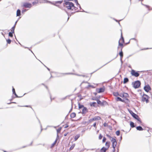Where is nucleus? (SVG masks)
I'll use <instances>...</instances> for the list:
<instances>
[{"instance_id":"4468645a","label":"nucleus","mask_w":152,"mask_h":152,"mask_svg":"<svg viewBox=\"0 0 152 152\" xmlns=\"http://www.w3.org/2000/svg\"><path fill=\"white\" fill-rule=\"evenodd\" d=\"M136 129L137 130L139 131H142L143 130V129L141 126H139L136 127Z\"/></svg>"},{"instance_id":"864d4df0","label":"nucleus","mask_w":152,"mask_h":152,"mask_svg":"<svg viewBox=\"0 0 152 152\" xmlns=\"http://www.w3.org/2000/svg\"><path fill=\"white\" fill-rule=\"evenodd\" d=\"M16 96V97H20L18 96L17 94H16V93L14 94Z\"/></svg>"},{"instance_id":"e433bc0d","label":"nucleus","mask_w":152,"mask_h":152,"mask_svg":"<svg viewBox=\"0 0 152 152\" xmlns=\"http://www.w3.org/2000/svg\"><path fill=\"white\" fill-rule=\"evenodd\" d=\"M7 42L8 44H10L11 43V40L10 39H8L7 40Z\"/></svg>"},{"instance_id":"603ef678","label":"nucleus","mask_w":152,"mask_h":152,"mask_svg":"<svg viewBox=\"0 0 152 152\" xmlns=\"http://www.w3.org/2000/svg\"><path fill=\"white\" fill-rule=\"evenodd\" d=\"M16 96V97H20L18 96L17 94H16V93L14 94Z\"/></svg>"},{"instance_id":"2eb2a0df","label":"nucleus","mask_w":152,"mask_h":152,"mask_svg":"<svg viewBox=\"0 0 152 152\" xmlns=\"http://www.w3.org/2000/svg\"><path fill=\"white\" fill-rule=\"evenodd\" d=\"M117 144V142L115 143H113V144H112V147L113 148V150H114V151H115V148L116 147Z\"/></svg>"},{"instance_id":"f704fd0d","label":"nucleus","mask_w":152,"mask_h":152,"mask_svg":"<svg viewBox=\"0 0 152 152\" xmlns=\"http://www.w3.org/2000/svg\"><path fill=\"white\" fill-rule=\"evenodd\" d=\"M56 142H57V140H56L52 144V145L51 146V147H53L56 144Z\"/></svg>"},{"instance_id":"69168bd1","label":"nucleus","mask_w":152,"mask_h":152,"mask_svg":"<svg viewBox=\"0 0 152 152\" xmlns=\"http://www.w3.org/2000/svg\"><path fill=\"white\" fill-rule=\"evenodd\" d=\"M122 139V136H121V138H120V141Z\"/></svg>"},{"instance_id":"3c124183","label":"nucleus","mask_w":152,"mask_h":152,"mask_svg":"<svg viewBox=\"0 0 152 152\" xmlns=\"http://www.w3.org/2000/svg\"><path fill=\"white\" fill-rule=\"evenodd\" d=\"M96 123H95L93 125L94 127L96 128Z\"/></svg>"},{"instance_id":"5701e85b","label":"nucleus","mask_w":152,"mask_h":152,"mask_svg":"<svg viewBox=\"0 0 152 152\" xmlns=\"http://www.w3.org/2000/svg\"><path fill=\"white\" fill-rule=\"evenodd\" d=\"M80 136L78 134V135H76L75 137H74V140H75V141H76V140H77V139L79 138Z\"/></svg>"},{"instance_id":"0e129e2a","label":"nucleus","mask_w":152,"mask_h":152,"mask_svg":"<svg viewBox=\"0 0 152 152\" xmlns=\"http://www.w3.org/2000/svg\"><path fill=\"white\" fill-rule=\"evenodd\" d=\"M132 115V112H133L132 111H130L129 112Z\"/></svg>"},{"instance_id":"b1692460","label":"nucleus","mask_w":152,"mask_h":152,"mask_svg":"<svg viewBox=\"0 0 152 152\" xmlns=\"http://www.w3.org/2000/svg\"><path fill=\"white\" fill-rule=\"evenodd\" d=\"M94 120H98L101 119V118L99 116H96L94 117Z\"/></svg>"},{"instance_id":"c85d7f7f","label":"nucleus","mask_w":152,"mask_h":152,"mask_svg":"<svg viewBox=\"0 0 152 152\" xmlns=\"http://www.w3.org/2000/svg\"><path fill=\"white\" fill-rule=\"evenodd\" d=\"M15 26H14L13 27H12L11 30V31L12 32V33H14V30L15 28Z\"/></svg>"},{"instance_id":"c03bdc74","label":"nucleus","mask_w":152,"mask_h":152,"mask_svg":"<svg viewBox=\"0 0 152 152\" xmlns=\"http://www.w3.org/2000/svg\"><path fill=\"white\" fill-rule=\"evenodd\" d=\"M75 2L76 3V4L77 5L80 6L79 4H78V3L77 2V0H75ZM80 8H81V7L80 6Z\"/></svg>"},{"instance_id":"20e7f679","label":"nucleus","mask_w":152,"mask_h":152,"mask_svg":"<svg viewBox=\"0 0 152 152\" xmlns=\"http://www.w3.org/2000/svg\"><path fill=\"white\" fill-rule=\"evenodd\" d=\"M138 72H136L135 70L132 69L131 71V74L132 76L137 77L140 75V74L138 73Z\"/></svg>"},{"instance_id":"7c9ffc66","label":"nucleus","mask_w":152,"mask_h":152,"mask_svg":"<svg viewBox=\"0 0 152 152\" xmlns=\"http://www.w3.org/2000/svg\"><path fill=\"white\" fill-rule=\"evenodd\" d=\"M96 104V102H94L92 103L91 104V106H93L94 107H95V106Z\"/></svg>"},{"instance_id":"ea45409f","label":"nucleus","mask_w":152,"mask_h":152,"mask_svg":"<svg viewBox=\"0 0 152 152\" xmlns=\"http://www.w3.org/2000/svg\"><path fill=\"white\" fill-rule=\"evenodd\" d=\"M38 3V0H37L36 1H34V2H33L32 4H33V5H34Z\"/></svg>"},{"instance_id":"72a5a7b5","label":"nucleus","mask_w":152,"mask_h":152,"mask_svg":"<svg viewBox=\"0 0 152 152\" xmlns=\"http://www.w3.org/2000/svg\"><path fill=\"white\" fill-rule=\"evenodd\" d=\"M78 106H79V109L82 108L83 107V105L80 104V103L78 104Z\"/></svg>"},{"instance_id":"473e14b6","label":"nucleus","mask_w":152,"mask_h":152,"mask_svg":"<svg viewBox=\"0 0 152 152\" xmlns=\"http://www.w3.org/2000/svg\"><path fill=\"white\" fill-rule=\"evenodd\" d=\"M113 94L115 96H117L119 95V94L118 92H114L113 93Z\"/></svg>"},{"instance_id":"39448f33","label":"nucleus","mask_w":152,"mask_h":152,"mask_svg":"<svg viewBox=\"0 0 152 152\" xmlns=\"http://www.w3.org/2000/svg\"><path fill=\"white\" fill-rule=\"evenodd\" d=\"M144 89L145 91L148 92L151 90V88L149 85H147L144 87Z\"/></svg>"},{"instance_id":"393cba45","label":"nucleus","mask_w":152,"mask_h":152,"mask_svg":"<svg viewBox=\"0 0 152 152\" xmlns=\"http://www.w3.org/2000/svg\"><path fill=\"white\" fill-rule=\"evenodd\" d=\"M75 144H73V145L70 147L69 148V150L71 151L72 150L74 147H75Z\"/></svg>"},{"instance_id":"7ed1b4c3","label":"nucleus","mask_w":152,"mask_h":152,"mask_svg":"<svg viewBox=\"0 0 152 152\" xmlns=\"http://www.w3.org/2000/svg\"><path fill=\"white\" fill-rule=\"evenodd\" d=\"M148 96L146 94H143L142 97V102L145 101L146 103H148L149 102Z\"/></svg>"},{"instance_id":"f8f14e48","label":"nucleus","mask_w":152,"mask_h":152,"mask_svg":"<svg viewBox=\"0 0 152 152\" xmlns=\"http://www.w3.org/2000/svg\"><path fill=\"white\" fill-rule=\"evenodd\" d=\"M99 90L98 91V93H101L104 92V88H101L98 89Z\"/></svg>"},{"instance_id":"ddd939ff","label":"nucleus","mask_w":152,"mask_h":152,"mask_svg":"<svg viewBox=\"0 0 152 152\" xmlns=\"http://www.w3.org/2000/svg\"><path fill=\"white\" fill-rule=\"evenodd\" d=\"M107 149V148L103 147L101 149L100 151L101 152H105Z\"/></svg>"},{"instance_id":"6e6552de","label":"nucleus","mask_w":152,"mask_h":152,"mask_svg":"<svg viewBox=\"0 0 152 152\" xmlns=\"http://www.w3.org/2000/svg\"><path fill=\"white\" fill-rule=\"evenodd\" d=\"M122 48L121 49V51L119 53V55L120 56V61H121V64H122L123 63V61H122V59L123 57V53L122 51Z\"/></svg>"},{"instance_id":"f3484780","label":"nucleus","mask_w":152,"mask_h":152,"mask_svg":"<svg viewBox=\"0 0 152 152\" xmlns=\"http://www.w3.org/2000/svg\"><path fill=\"white\" fill-rule=\"evenodd\" d=\"M129 81V79L127 77L125 78L124 80V83L125 84Z\"/></svg>"},{"instance_id":"bf43d9fd","label":"nucleus","mask_w":152,"mask_h":152,"mask_svg":"<svg viewBox=\"0 0 152 152\" xmlns=\"http://www.w3.org/2000/svg\"><path fill=\"white\" fill-rule=\"evenodd\" d=\"M18 21V20H17V21H16V22H15V24L14 25V26H15V27Z\"/></svg>"},{"instance_id":"13d9d810","label":"nucleus","mask_w":152,"mask_h":152,"mask_svg":"<svg viewBox=\"0 0 152 152\" xmlns=\"http://www.w3.org/2000/svg\"><path fill=\"white\" fill-rule=\"evenodd\" d=\"M61 129H58L57 130V132H58L60 131Z\"/></svg>"},{"instance_id":"f257e3e1","label":"nucleus","mask_w":152,"mask_h":152,"mask_svg":"<svg viewBox=\"0 0 152 152\" xmlns=\"http://www.w3.org/2000/svg\"><path fill=\"white\" fill-rule=\"evenodd\" d=\"M65 5L66 6V7L69 10H71L72 8L75 7L74 4L71 2H65L64 6H65Z\"/></svg>"},{"instance_id":"8fccbe9b","label":"nucleus","mask_w":152,"mask_h":152,"mask_svg":"<svg viewBox=\"0 0 152 152\" xmlns=\"http://www.w3.org/2000/svg\"><path fill=\"white\" fill-rule=\"evenodd\" d=\"M106 135L107 137H108L110 138V139L111 137L110 136L109 134H107Z\"/></svg>"},{"instance_id":"338daca9","label":"nucleus","mask_w":152,"mask_h":152,"mask_svg":"<svg viewBox=\"0 0 152 152\" xmlns=\"http://www.w3.org/2000/svg\"><path fill=\"white\" fill-rule=\"evenodd\" d=\"M91 120H92V121H95V120H94V118H92V119H91Z\"/></svg>"},{"instance_id":"6ab92c4d","label":"nucleus","mask_w":152,"mask_h":152,"mask_svg":"<svg viewBox=\"0 0 152 152\" xmlns=\"http://www.w3.org/2000/svg\"><path fill=\"white\" fill-rule=\"evenodd\" d=\"M116 100L117 101H120L121 102H124V100H122L121 98L118 97H117Z\"/></svg>"},{"instance_id":"a211bd4d","label":"nucleus","mask_w":152,"mask_h":152,"mask_svg":"<svg viewBox=\"0 0 152 152\" xmlns=\"http://www.w3.org/2000/svg\"><path fill=\"white\" fill-rule=\"evenodd\" d=\"M123 96H124V98H126L129 97V95L126 93H123Z\"/></svg>"},{"instance_id":"e2e57ef3","label":"nucleus","mask_w":152,"mask_h":152,"mask_svg":"<svg viewBox=\"0 0 152 152\" xmlns=\"http://www.w3.org/2000/svg\"><path fill=\"white\" fill-rule=\"evenodd\" d=\"M44 66L46 67V68H47V69L49 70V71H50V69L48 68V67H47L45 65H44Z\"/></svg>"},{"instance_id":"9b49d317","label":"nucleus","mask_w":152,"mask_h":152,"mask_svg":"<svg viewBox=\"0 0 152 152\" xmlns=\"http://www.w3.org/2000/svg\"><path fill=\"white\" fill-rule=\"evenodd\" d=\"M21 15V11L19 9H18L17 11L16 16H19Z\"/></svg>"},{"instance_id":"58836bf2","label":"nucleus","mask_w":152,"mask_h":152,"mask_svg":"<svg viewBox=\"0 0 152 152\" xmlns=\"http://www.w3.org/2000/svg\"><path fill=\"white\" fill-rule=\"evenodd\" d=\"M103 136H102V134H100L99 135V140H101L102 139V138Z\"/></svg>"},{"instance_id":"dca6fc26","label":"nucleus","mask_w":152,"mask_h":152,"mask_svg":"<svg viewBox=\"0 0 152 152\" xmlns=\"http://www.w3.org/2000/svg\"><path fill=\"white\" fill-rule=\"evenodd\" d=\"M110 142H107L105 143V146L106 147V148L108 149L110 145Z\"/></svg>"},{"instance_id":"cd10ccee","label":"nucleus","mask_w":152,"mask_h":152,"mask_svg":"<svg viewBox=\"0 0 152 152\" xmlns=\"http://www.w3.org/2000/svg\"><path fill=\"white\" fill-rule=\"evenodd\" d=\"M121 39H120V41H121V42L122 43H124V38L122 37V33H121Z\"/></svg>"},{"instance_id":"4c0bfd02","label":"nucleus","mask_w":152,"mask_h":152,"mask_svg":"<svg viewBox=\"0 0 152 152\" xmlns=\"http://www.w3.org/2000/svg\"><path fill=\"white\" fill-rule=\"evenodd\" d=\"M139 116L137 114H135L133 117L134 118L136 119L137 118H138Z\"/></svg>"},{"instance_id":"a878e982","label":"nucleus","mask_w":152,"mask_h":152,"mask_svg":"<svg viewBox=\"0 0 152 152\" xmlns=\"http://www.w3.org/2000/svg\"><path fill=\"white\" fill-rule=\"evenodd\" d=\"M136 119L138 121H139V123L140 124H141L142 121L140 120V118L139 117H138V118H137Z\"/></svg>"},{"instance_id":"a18cd8bd","label":"nucleus","mask_w":152,"mask_h":152,"mask_svg":"<svg viewBox=\"0 0 152 152\" xmlns=\"http://www.w3.org/2000/svg\"><path fill=\"white\" fill-rule=\"evenodd\" d=\"M111 142H112V144H113V143H115L116 142H117V141L115 139L114 140V141H111Z\"/></svg>"},{"instance_id":"6e6d98bb","label":"nucleus","mask_w":152,"mask_h":152,"mask_svg":"<svg viewBox=\"0 0 152 152\" xmlns=\"http://www.w3.org/2000/svg\"><path fill=\"white\" fill-rule=\"evenodd\" d=\"M135 114V113H134L133 112H132V114L131 115H132V116H133H133L135 114Z\"/></svg>"},{"instance_id":"37998d69","label":"nucleus","mask_w":152,"mask_h":152,"mask_svg":"<svg viewBox=\"0 0 152 152\" xmlns=\"http://www.w3.org/2000/svg\"><path fill=\"white\" fill-rule=\"evenodd\" d=\"M106 140V138L105 137H103V140H102L103 142H105Z\"/></svg>"},{"instance_id":"c756f323","label":"nucleus","mask_w":152,"mask_h":152,"mask_svg":"<svg viewBox=\"0 0 152 152\" xmlns=\"http://www.w3.org/2000/svg\"><path fill=\"white\" fill-rule=\"evenodd\" d=\"M13 33L12 32H10L9 33V36L11 37H13Z\"/></svg>"},{"instance_id":"5fc2aeb1","label":"nucleus","mask_w":152,"mask_h":152,"mask_svg":"<svg viewBox=\"0 0 152 152\" xmlns=\"http://www.w3.org/2000/svg\"><path fill=\"white\" fill-rule=\"evenodd\" d=\"M66 96L65 97H64V98H62L61 99L62 100H64V99H66Z\"/></svg>"},{"instance_id":"bb28decb","label":"nucleus","mask_w":152,"mask_h":152,"mask_svg":"<svg viewBox=\"0 0 152 152\" xmlns=\"http://www.w3.org/2000/svg\"><path fill=\"white\" fill-rule=\"evenodd\" d=\"M136 119L138 121H139V123L140 124H141L142 121L140 120V118L139 117H138V118H137Z\"/></svg>"},{"instance_id":"a19ab883","label":"nucleus","mask_w":152,"mask_h":152,"mask_svg":"<svg viewBox=\"0 0 152 152\" xmlns=\"http://www.w3.org/2000/svg\"><path fill=\"white\" fill-rule=\"evenodd\" d=\"M12 92H13V94H14L15 93V88H13V87H12Z\"/></svg>"},{"instance_id":"79ce46f5","label":"nucleus","mask_w":152,"mask_h":152,"mask_svg":"<svg viewBox=\"0 0 152 152\" xmlns=\"http://www.w3.org/2000/svg\"><path fill=\"white\" fill-rule=\"evenodd\" d=\"M119 43V46H122L123 45V44L122 43H120V40L118 42Z\"/></svg>"},{"instance_id":"c9c22d12","label":"nucleus","mask_w":152,"mask_h":152,"mask_svg":"<svg viewBox=\"0 0 152 152\" xmlns=\"http://www.w3.org/2000/svg\"><path fill=\"white\" fill-rule=\"evenodd\" d=\"M115 138H116L115 137H111L110 139L111 142L112 141H114V140H115L116 139Z\"/></svg>"},{"instance_id":"de8ad7c7","label":"nucleus","mask_w":152,"mask_h":152,"mask_svg":"<svg viewBox=\"0 0 152 152\" xmlns=\"http://www.w3.org/2000/svg\"><path fill=\"white\" fill-rule=\"evenodd\" d=\"M119 96L121 97L124 98V96H123V94H119Z\"/></svg>"},{"instance_id":"412c9836","label":"nucleus","mask_w":152,"mask_h":152,"mask_svg":"<svg viewBox=\"0 0 152 152\" xmlns=\"http://www.w3.org/2000/svg\"><path fill=\"white\" fill-rule=\"evenodd\" d=\"M87 109L86 107H84L82 110V113L83 114L87 112Z\"/></svg>"},{"instance_id":"0eeeda50","label":"nucleus","mask_w":152,"mask_h":152,"mask_svg":"<svg viewBox=\"0 0 152 152\" xmlns=\"http://www.w3.org/2000/svg\"><path fill=\"white\" fill-rule=\"evenodd\" d=\"M96 100L98 104H100L101 105H103L104 104H107V102L106 101H104L103 102H102L100 101L98 99H97Z\"/></svg>"},{"instance_id":"4be33fe9","label":"nucleus","mask_w":152,"mask_h":152,"mask_svg":"<svg viewBox=\"0 0 152 152\" xmlns=\"http://www.w3.org/2000/svg\"><path fill=\"white\" fill-rule=\"evenodd\" d=\"M130 125L131 127L132 128H133L135 127V126L134 125V123L132 122H130Z\"/></svg>"},{"instance_id":"aec40b11","label":"nucleus","mask_w":152,"mask_h":152,"mask_svg":"<svg viewBox=\"0 0 152 152\" xmlns=\"http://www.w3.org/2000/svg\"><path fill=\"white\" fill-rule=\"evenodd\" d=\"M76 114L74 113H72L70 114V117L71 118H73L75 117Z\"/></svg>"},{"instance_id":"423d86ee","label":"nucleus","mask_w":152,"mask_h":152,"mask_svg":"<svg viewBox=\"0 0 152 152\" xmlns=\"http://www.w3.org/2000/svg\"><path fill=\"white\" fill-rule=\"evenodd\" d=\"M23 6L25 8H31L32 5L30 3L26 2L23 3Z\"/></svg>"},{"instance_id":"4d7b16f0","label":"nucleus","mask_w":152,"mask_h":152,"mask_svg":"<svg viewBox=\"0 0 152 152\" xmlns=\"http://www.w3.org/2000/svg\"><path fill=\"white\" fill-rule=\"evenodd\" d=\"M12 103H16V102H10V103H7L8 104H10Z\"/></svg>"},{"instance_id":"052dcab7","label":"nucleus","mask_w":152,"mask_h":152,"mask_svg":"<svg viewBox=\"0 0 152 152\" xmlns=\"http://www.w3.org/2000/svg\"><path fill=\"white\" fill-rule=\"evenodd\" d=\"M149 49V48H144L143 49H142V50H145L148 49Z\"/></svg>"},{"instance_id":"09e8293b","label":"nucleus","mask_w":152,"mask_h":152,"mask_svg":"<svg viewBox=\"0 0 152 152\" xmlns=\"http://www.w3.org/2000/svg\"><path fill=\"white\" fill-rule=\"evenodd\" d=\"M27 11V10L26 9H24L22 10V13H24V12H26Z\"/></svg>"},{"instance_id":"2f4dec72","label":"nucleus","mask_w":152,"mask_h":152,"mask_svg":"<svg viewBox=\"0 0 152 152\" xmlns=\"http://www.w3.org/2000/svg\"><path fill=\"white\" fill-rule=\"evenodd\" d=\"M117 136L119 135L120 134V131L119 130H118L116 131L115 132Z\"/></svg>"},{"instance_id":"680f3d73","label":"nucleus","mask_w":152,"mask_h":152,"mask_svg":"<svg viewBox=\"0 0 152 152\" xmlns=\"http://www.w3.org/2000/svg\"><path fill=\"white\" fill-rule=\"evenodd\" d=\"M20 107H28V106L26 105L25 106H20Z\"/></svg>"},{"instance_id":"49530a36","label":"nucleus","mask_w":152,"mask_h":152,"mask_svg":"<svg viewBox=\"0 0 152 152\" xmlns=\"http://www.w3.org/2000/svg\"><path fill=\"white\" fill-rule=\"evenodd\" d=\"M103 125L104 127L107 126H108L107 124L106 123H105Z\"/></svg>"},{"instance_id":"9d476101","label":"nucleus","mask_w":152,"mask_h":152,"mask_svg":"<svg viewBox=\"0 0 152 152\" xmlns=\"http://www.w3.org/2000/svg\"><path fill=\"white\" fill-rule=\"evenodd\" d=\"M47 1V2H49V3H51V4H53L55 5H56V6H57V5H56V4H61V3L62 2V1H56L55 2V3H52L50 1Z\"/></svg>"},{"instance_id":"f03ea898","label":"nucleus","mask_w":152,"mask_h":152,"mask_svg":"<svg viewBox=\"0 0 152 152\" xmlns=\"http://www.w3.org/2000/svg\"><path fill=\"white\" fill-rule=\"evenodd\" d=\"M133 85V87L135 88H137L140 86L141 83L140 81L137 80L135 81L134 83H132Z\"/></svg>"},{"instance_id":"1a4fd4ad","label":"nucleus","mask_w":152,"mask_h":152,"mask_svg":"<svg viewBox=\"0 0 152 152\" xmlns=\"http://www.w3.org/2000/svg\"><path fill=\"white\" fill-rule=\"evenodd\" d=\"M64 74V75H74V73H63L62 74ZM75 75H77V76H83V77H87V76H86L85 75H79V74H75Z\"/></svg>"},{"instance_id":"774afa93","label":"nucleus","mask_w":152,"mask_h":152,"mask_svg":"<svg viewBox=\"0 0 152 152\" xmlns=\"http://www.w3.org/2000/svg\"><path fill=\"white\" fill-rule=\"evenodd\" d=\"M68 127V126H65L64 127V128H67V127Z\"/></svg>"}]
</instances>
